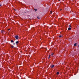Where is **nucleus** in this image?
<instances>
[{
  "label": "nucleus",
  "instance_id": "obj_10",
  "mask_svg": "<svg viewBox=\"0 0 79 79\" xmlns=\"http://www.w3.org/2000/svg\"><path fill=\"white\" fill-rule=\"evenodd\" d=\"M57 74L58 75V74H59V72H57Z\"/></svg>",
  "mask_w": 79,
  "mask_h": 79
},
{
  "label": "nucleus",
  "instance_id": "obj_9",
  "mask_svg": "<svg viewBox=\"0 0 79 79\" xmlns=\"http://www.w3.org/2000/svg\"><path fill=\"white\" fill-rule=\"evenodd\" d=\"M1 32L2 33H3V32H4V31H1Z\"/></svg>",
  "mask_w": 79,
  "mask_h": 79
},
{
  "label": "nucleus",
  "instance_id": "obj_22",
  "mask_svg": "<svg viewBox=\"0 0 79 79\" xmlns=\"http://www.w3.org/2000/svg\"><path fill=\"white\" fill-rule=\"evenodd\" d=\"M61 0H58L59 1H60Z\"/></svg>",
  "mask_w": 79,
  "mask_h": 79
},
{
  "label": "nucleus",
  "instance_id": "obj_20",
  "mask_svg": "<svg viewBox=\"0 0 79 79\" xmlns=\"http://www.w3.org/2000/svg\"><path fill=\"white\" fill-rule=\"evenodd\" d=\"M13 44V45H15V44L14 43V44Z\"/></svg>",
  "mask_w": 79,
  "mask_h": 79
},
{
  "label": "nucleus",
  "instance_id": "obj_5",
  "mask_svg": "<svg viewBox=\"0 0 79 79\" xmlns=\"http://www.w3.org/2000/svg\"><path fill=\"white\" fill-rule=\"evenodd\" d=\"M11 42L12 43H13V42H14V41H13V40H11Z\"/></svg>",
  "mask_w": 79,
  "mask_h": 79
},
{
  "label": "nucleus",
  "instance_id": "obj_14",
  "mask_svg": "<svg viewBox=\"0 0 79 79\" xmlns=\"http://www.w3.org/2000/svg\"><path fill=\"white\" fill-rule=\"evenodd\" d=\"M11 47H12V48H13L14 47V46H11Z\"/></svg>",
  "mask_w": 79,
  "mask_h": 79
},
{
  "label": "nucleus",
  "instance_id": "obj_21",
  "mask_svg": "<svg viewBox=\"0 0 79 79\" xmlns=\"http://www.w3.org/2000/svg\"><path fill=\"white\" fill-rule=\"evenodd\" d=\"M62 10V9H60V11H61Z\"/></svg>",
  "mask_w": 79,
  "mask_h": 79
},
{
  "label": "nucleus",
  "instance_id": "obj_24",
  "mask_svg": "<svg viewBox=\"0 0 79 79\" xmlns=\"http://www.w3.org/2000/svg\"><path fill=\"white\" fill-rule=\"evenodd\" d=\"M78 47H79V45H78Z\"/></svg>",
  "mask_w": 79,
  "mask_h": 79
},
{
  "label": "nucleus",
  "instance_id": "obj_18",
  "mask_svg": "<svg viewBox=\"0 0 79 79\" xmlns=\"http://www.w3.org/2000/svg\"><path fill=\"white\" fill-rule=\"evenodd\" d=\"M10 29H8V31H10Z\"/></svg>",
  "mask_w": 79,
  "mask_h": 79
},
{
  "label": "nucleus",
  "instance_id": "obj_23",
  "mask_svg": "<svg viewBox=\"0 0 79 79\" xmlns=\"http://www.w3.org/2000/svg\"><path fill=\"white\" fill-rule=\"evenodd\" d=\"M14 10H16V9H14Z\"/></svg>",
  "mask_w": 79,
  "mask_h": 79
},
{
  "label": "nucleus",
  "instance_id": "obj_7",
  "mask_svg": "<svg viewBox=\"0 0 79 79\" xmlns=\"http://www.w3.org/2000/svg\"><path fill=\"white\" fill-rule=\"evenodd\" d=\"M77 43H75V44H74V47H76V45H77Z\"/></svg>",
  "mask_w": 79,
  "mask_h": 79
},
{
  "label": "nucleus",
  "instance_id": "obj_17",
  "mask_svg": "<svg viewBox=\"0 0 79 79\" xmlns=\"http://www.w3.org/2000/svg\"><path fill=\"white\" fill-rule=\"evenodd\" d=\"M50 57H49L48 58V59H50Z\"/></svg>",
  "mask_w": 79,
  "mask_h": 79
},
{
  "label": "nucleus",
  "instance_id": "obj_13",
  "mask_svg": "<svg viewBox=\"0 0 79 79\" xmlns=\"http://www.w3.org/2000/svg\"><path fill=\"white\" fill-rule=\"evenodd\" d=\"M50 13L51 14H52V11H50Z\"/></svg>",
  "mask_w": 79,
  "mask_h": 79
},
{
  "label": "nucleus",
  "instance_id": "obj_16",
  "mask_svg": "<svg viewBox=\"0 0 79 79\" xmlns=\"http://www.w3.org/2000/svg\"><path fill=\"white\" fill-rule=\"evenodd\" d=\"M49 57H50V55H49Z\"/></svg>",
  "mask_w": 79,
  "mask_h": 79
},
{
  "label": "nucleus",
  "instance_id": "obj_19",
  "mask_svg": "<svg viewBox=\"0 0 79 79\" xmlns=\"http://www.w3.org/2000/svg\"><path fill=\"white\" fill-rule=\"evenodd\" d=\"M2 6V5L0 4V6Z\"/></svg>",
  "mask_w": 79,
  "mask_h": 79
},
{
  "label": "nucleus",
  "instance_id": "obj_2",
  "mask_svg": "<svg viewBox=\"0 0 79 79\" xmlns=\"http://www.w3.org/2000/svg\"><path fill=\"white\" fill-rule=\"evenodd\" d=\"M51 68H53L54 67V65H51Z\"/></svg>",
  "mask_w": 79,
  "mask_h": 79
},
{
  "label": "nucleus",
  "instance_id": "obj_3",
  "mask_svg": "<svg viewBox=\"0 0 79 79\" xmlns=\"http://www.w3.org/2000/svg\"><path fill=\"white\" fill-rule=\"evenodd\" d=\"M51 55L52 56H55V55H54V54L53 53H52L51 54Z\"/></svg>",
  "mask_w": 79,
  "mask_h": 79
},
{
  "label": "nucleus",
  "instance_id": "obj_15",
  "mask_svg": "<svg viewBox=\"0 0 79 79\" xmlns=\"http://www.w3.org/2000/svg\"><path fill=\"white\" fill-rule=\"evenodd\" d=\"M69 27H71V25H69Z\"/></svg>",
  "mask_w": 79,
  "mask_h": 79
},
{
  "label": "nucleus",
  "instance_id": "obj_1",
  "mask_svg": "<svg viewBox=\"0 0 79 79\" xmlns=\"http://www.w3.org/2000/svg\"><path fill=\"white\" fill-rule=\"evenodd\" d=\"M15 38L16 40H18L19 39V36L18 35H16L15 36Z\"/></svg>",
  "mask_w": 79,
  "mask_h": 79
},
{
  "label": "nucleus",
  "instance_id": "obj_6",
  "mask_svg": "<svg viewBox=\"0 0 79 79\" xmlns=\"http://www.w3.org/2000/svg\"><path fill=\"white\" fill-rule=\"evenodd\" d=\"M16 44H18L19 43V42L18 41H16V42H15Z\"/></svg>",
  "mask_w": 79,
  "mask_h": 79
},
{
  "label": "nucleus",
  "instance_id": "obj_11",
  "mask_svg": "<svg viewBox=\"0 0 79 79\" xmlns=\"http://www.w3.org/2000/svg\"><path fill=\"white\" fill-rule=\"evenodd\" d=\"M37 18H38V19H40V17H37Z\"/></svg>",
  "mask_w": 79,
  "mask_h": 79
},
{
  "label": "nucleus",
  "instance_id": "obj_8",
  "mask_svg": "<svg viewBox=\"0 0 79 79\" xmlns=\"http://www.w3.org/2000/svg\"><path fill=\"white\" fill-rule=\"evenodd\" d=\"M62 35H59V37L60 38V37H62Z\"/></svg>",
  "mask_w": 79,
  "mask_h": 79
},
{
  "label": "nucleus",
  "instance_id": "obj_4",
  "mask_svg": "<svg viewBox=\"0 0 79 79\" xmlns=\"http://www.w3.org/2000/svg\"><path fill=\"white\" fill-rule=\"evenodd\" d=\"M68 30H71V28L70 27H69L68 28Z\"/></svg>",
  "mask_w": 79,
  "mask_h": 79
},
{
  "label": "nucleus",
  "instance_id": "obj_12",
  "mask_svg": "<svg viewBox=\"0 0 79 79\" xmlns=\"http://www.w3.org/2000/svg\"><path fill=\"white\" fill-rule=\"evenodd\" d=\"M34 10H35V11L37 10V9H35Z\"/></svg>",
  "mask_w": 79,
  "mask_h": 79
}]
</instances>
